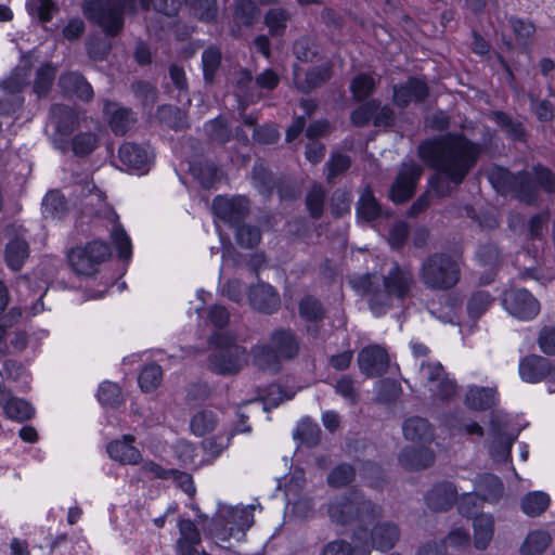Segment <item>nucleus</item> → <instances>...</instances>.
<instances>
[{
	"mask_svg": "<svg viewBox=\"0 0 555 555\" xmlns=\"http://www.w3.org/2000/svg\"><path fill=\"white\" fill-rule=\"evenodd\" d=\"M482 147L461 132L427 139L418 145L420 158L437 173L429 179V186L438 197L451 194L452 188L460 185L476 166Z\"/></svg>",
	"mask_w": 555,
	"mask_h": 555,
	"instance_id": "f257e3e1",
	"label": "nucleus"
},
{
	"mask_svg": "<svg viewBox=\"0 0 555 555\" xmlns=\"http://www.w3.org/2000/svg\"><path fill=\"white\" fill-rule=\"evenodd\" d=\"M415 284L410 267L395 262L387 274H364L353 281V287L367 297L371 311L380 317L393 307L395 301L402 302L410 296Z\"/></svg>",
	"mask_w": 555,
	"mask_h": 555,
	"instance_id": "f03ea898",
	"label": "nucleus"
},
{
	"mask_svg": "<svg viewBox=\"0 0 555 555\" xmlns=\"http://www.w3.org/2000/svg\"><path fill=\"white\" fill-rule=\"evenodd\" d=\"M489 181L502 195H512L526 205H534L540 191L555 193V173L540 164L530 171L520 170L516 173L503 167H494L489 173Z\"/></svg>",
	"mask_w": 555,
	"mask_h": 555,
	"instance_id": "7ed1b4c3",
	"label": "nucleus"
},
{
	"mask_svg": "<svg viewBox=\"0 0 555 555\" xmlns=\"http://www.w3.org/2000/svg\"><path fill=\"white\" fill-rule=\"evenodd\" d=\"M326 512L331 521L337 526L357 524L358 529L352 534L353 542L361 539V533L366 538V526L382 517V507L358 491L333 498L327 503Z\"/></svg>",
	"mask_w": 555,
	"mask_h": 555,
	"instance_id": "20e7f679",
	"label": "nucleus"
},
{
	"mask_svg": "<svg viewBox=\"0 0 555 555\" xmlns=\"http://www.w3.org/2000/svg\"><path fill=\"white\" fill-rule=\"evenodd\" d=\"M82 13L106 37H116L124 28L126 12L135 13V0H83Z\"/></svg>",
	"mask_w": 555,
	"mask_h": 555,
	"instance_id": "39448f33",
	"label": "nucleus"
},
{
	"mask_svg": "<svg viewBox=\"0 0 555 555\" xmlns=\"http://www.w3.org/2000/svg\"><path fill=\"white\" fill-rule=\"evenodd\" d=\"M461 256L446 251L428 255L420 267V280L430 291H449L461 279Z\"/></svg>",
	"mask_w": 555,
	"mask_h": 555,
	"instance_id": "423d86ee",
	"label": "nucleus"
},
{
	"mask_svg": "<svg viewBox=\"0 0 555 555\" xmlns=\"http://www.w3.org/2000/svg\"><path fill=\"white\" fill-rule=\"evenodd\" d=\"M215 348L209 356L210 369L219 375L238 373L247 363L246 348L237 345L228 334H217L214 337Z\"/></svg>",
	"mask_w": 555,
	"mask_h": 555,
	"instance_id": "0eeeda50",
	"label": "nucleus"
},
{
	"mask_svg": "<svg viewBox=\"0 0 555 555\" xmlns=\"http://www.w3.org/2000/svg\"><path fill=\"white\" fill-rule=\"evenodd\" d=\"M111 254L108 243L93 240L83 246L72 248L67 254V260L75 273L91 276L98 272L99 266L106 261Z\"/></svg>",
	"mask_w": 555,
	"mask_h": 555,
	"instance_id": "6e6552de",
	"label": "nucleus"
},
{
	"mask_svg": "<svg viewBox=\"0 0 555 555\" xmlns=\"http://www.w3.org/2000/svg\"><path fill=\"white\" fill-rule=\"evenodd\" d=\"M420 378L435 399L449 401L457 393L456 382L448 377L440 362L423 361L420 366Z\"/></svg>",
	"mask_w": 555,
	"mask_h": 555,
	"instance_id": "1a4fd4ad",
	"label": "nucleus"
},
{
	"mask_svg": "<svg viewBox=\"0 0 555 555\" xmlns=\"http://www.w3.org/2000/svg\"><path fill=\"white\" fill-rule=\"evenodd\" d=\"M360 537L361 539L354 542L360 555H369L372 547L380 552H387L399 541L400 529L392 521H380L372 528L370 534L366 528V539L363 533Z\"/></svg>",
	"mask_w": 555,
	"mask_h": 555,
	"instance_id": "9d476101",
	"label": "nucleus"
},
{
	"mask_svg": "<svg viewBox=\"0 0 555 555\" xmlns=\"http://www.w3.org/2000/svg\"><path fill=\"white\" fill-rule=\"evenodd\" d=\"M214 215L230 224L238 225L244 222L250 211V201L245 195H217L212 201Z\"/></svg>",
	"mask_w": 555,
	"mask_h": 555,
	"instance_id": "9b49d317",
	"label": "nucleus"
},
{
	"mask_svg": "<svg viewBox=\"0 0 555 555\" xmlns=\"http://www.w3.org/2000/svg\"><path fill=\"white\" fill-rule=\"evenodd\" d=\"M502 305L511 315L524 321L534 319L540 312L539 301L526 288L505 291Z\"/></svg>",
	"mask_w": 555,
	"mask_h": 555,
	"instance_id": "f8f14e48",
	"label": "nucleus"
},
{
	"mask_svg": "<svg viewBox=\"0 0 555 555\" xmlns=\"http://www.w3.org/2000/svg\"><path fill=\"white\" fill-rule=\"evenodd\" d=\"M422 173L423 168L420 165L413 162L404 164L390 188L389 196L391 201L396 204L409 201L415 192Z\"/></svg>",
	"mask_w": 555,
	"mask_h": 555,
	"instance_id": "ddd939ff",
	"label": "nucleus"
},
{
	"mask_svg": "<svg viewBox=\"0 0 555 555\" xmlns=\"http://www.w3.org/2000/svg\"><path fill=\"white\" fill-rule=\"evenodd\" d=\"M490 436L489 451L492 459L496 462H507L511 459L512 447L518 437V431H507L506 424L498 417H492L490 421Z\"/></svg>",
	"mask_w": 555,
	"mask_h": 555,
	"instance_id": "4468645a",
	"label": "nucleus"
},
{
	"mask_svg": "<svg viewBox=\"0 0 555 555\" xmlns=\"http://www.w3.org/2000/svg\"><path fill=\"white\" fill-rule=\"evenodd\" d=\"M392 91L393 103L400 108H405L412 103H423L429 95L427 83L416 77H410L405 82L395 85Z\"/></svg>",
	"mask_w": 555,
	"mask_h": 555,
	"instance_id": "2eb2a0df",
	"label": "nucleus"
},
{
	"mask_svg": "<svg viewBox=\"0 0 555 555\" xmlns=\"http://www.w3.org/2000/svg\"><path fill=\"white\" fill-rule=\"evenodd\" d=\"M179 538L175 543L176 555H203L202 535L191 519L179 518L178 520Z\"/></svg>",
	"mask_w": 555,
	"mask_h": 555,
	"instance_id": "dca6fc26",
	"label": "nucleus"
},
{
	"mask_svg": "<svg viewBox=\"0 0 555 555\" xmlns=\"http://www.w3.org/2000/svg\"><path fill=\"white\" fill-rule=\"evenodd\" d=\"M389 357L386 350L377 345L363 348L358 354L361 373L366 377H378L387 372Z\"/></svg>",
	"mask_w": 555,
	"mask_h": 555,
	"instance_id": "f3484780",
	"label": "nucleus"
},
{
	"mask_svg": "<svg viewBox=\"0 0 555 555\" xmlns=\"http://www.w3.org/2000/svg\"><path fill=\"white\" fill-rule=\"evenodd\" d=\"M248 300L254 309L267 314L275 312L281 305V299L275 288L263 282L249 287Z\"/></svg>",
	"mask_w": 555,
	"mask_h": 555,
	"instance_id": "a211bd4d",
	"label": "nucleus"
},
{
	"mask_svg": "<svg viewBox=\"0 0 555 555\" xmlns=\"http://www.w3.org/2000/svg\"><path fill=\"white\" fill-rule=\"evenodd\" d=\"M457 500V490L452 482L441 481L433 486L426 493L427 506L434 512L450 509Z\"/></svg>",
	"mask_w": 555,
	"mask_h": 555,
	"instance_id": "6ab92c4d",
	"label": "nucleus"
},
{
	"mask_svg": "<svg viewBox=\"0 0 555 555\" xmlns=\"http://www.w3.org/2000/svg\"><path fill=\"white\" fill-rule=\"evenodd\" d=\"M135 438L132 435H124L121 439H116L107 444L109 457L124 465H135L142 460V454L133 446Z\"/></svg>",
	"mask_w": 555,
	"mask_h": 555,
	"instance_id": "aec40b11",
	"label": "nucleus"
},
{
	"mask_svg": "<svg viewBox=\"0 0 555 555\" xmlns=\"http://www.w3.org/2000/svg\"><path fill=\"white\" fill-rule=\"evenodd\" d=\"M270 345L281 360H293L300 351V340L292 330L279 328L270 335Z\"/></svg>",
	"mask_w": 555,
	"mask_h": 555,
	"instance_id": "412c9836",
	"label": "nucleus"
},
{
	"mask_svg": "<svg viewBox=\"0 0 555 555\" xmlns=\"http://www.w3.org/2000/svg\"><path fill=\"white\" fill-rule=\"evenodd\" d=\"M399 461L406 469H425L434 464L435 453L427 444L410 446L401 451Z\"/></svg>",
	"mask_w": 555,
	"mask_h": 555,
	"instance_id": "4be33fe9",
	"label": "nucleus"
},
{
	"mask_svg": "<svg viewBox=\"0 0 555 555\" xmlns=\"http://www.w3.org/2000/svg\"><path fill=\"white\" fill-rule=\"evenodd\" d=\"M553 367L548 359L531 354L521 359L519 363V375L527 383H539L546 378Z\"/></svg>",
	"mask_w": 555,
	"mask_h": 555,
	"instance_id": "5701e85b",
	"label": "nucleus"
},
{
	"mask_svg": "<svg viewBox=\"0 0 555 555\" xmlns=\"http://www.w3.org/2000/svg\"><path fill=\"white\" fill-rule=\"evenodd\" d=\"M59 86L66 95L76 96L83 102H90L94 95L91 85L77 72L61 75Z\"/></svg>",
	"mask_w": 555,
	"mask_h": 555,
	"instance_id": "b1692460",
	"label": "nucleus"
},
{
	"mask_svg": "<svg viewBox=\"0 0 555 555\" xmlns=\"http://www.w3.org/2000/svg\"><path fill=\"white\" fill-rule=\"evenodd\" d=\"M49 120L56 133L68 137L78 124V115L68 105L56 103L49 109Z\"/></svg>",
	"mask_w": 555,
	"mask_h": 555,
	"instance_id": "393cba45",
	"label": "nucleus"
},
{
	"mask_svg": "<svg viewBox=\"0 0 555 555\" xmlns=\"http://www.w3.org/2000/svg\"><path fill=\"white\" fill-rule=\"evenodd\" d=\"M119 160L129 169L145 173L150 169L147 152L140 145L131 142L121 144L118 151Z\"/></svg>",
	"mask_w": 555,
	"mask_h": 555,
	"instance_id": "a878e982",
	"label": "nucleus"
},
{
	"mask_svg": "<svg viewBox=\"0 0 555 555\" xmlns=\"http://www.w3.org/2000/svg\"><path fill=\"white\" fill-rule=\"evenodd\" d=\"M332 76L333 65L331 62H326L310 68L302 80L296 77L295 83L300 92L310 93L326 83Z\"/></svg>",
	"mask_w": 555,
	"mask_h": 555,
	"instance_id": "bb28decb",
	"label": "nucleus"
},
{
	"mask_svg": "<svg viewBox=\"0 0 555 555\" xmlns=\"http://www.w3.org/2000/svg\"><path fill=\"white\" fill-rule=\"evenodd\" d=\"M402 430L405 439L414 442L430 444L434 440L433 425L426 418L420 416L405 420Z\"/></svg>",
	"mask_w": 555,
	"mask_h": 555,
	"instance_id": "cd10ccee",
	"label": "nucleus"
},
{
	"mask_svg": "<svg viewBox=\"0 0 555 555\" xmlns=\"http://www.w3.org/2000/svg\"><path fill=\"white\" fill-rule=\"evenodd\" d=\"M103 111L112 131L117 135L125 134L134 121L132 111L120 107L117 103L106 101Z\"/></svg>",
	"mask_w": 555,
	"mask_h": 555,
	"instance_id": "c85d7f7f",
	"label": "nucleus"
},
{
	"mask_svg": "<svg viewBox=\"0 0 555 555\" xmlns=\"http://www.w3.org/2000/svg\"><path fill=\"white\" fill-rule=\"evenodd\" d=\"M498 401V392L491 387L472 386L468 388L464 403L469 410L486 411L492 409Z\"/></svg>",
	"mask_w": 555,
	"mask_h": 555,
	"instance_id": "c756f323",
	"label": "nucleus"
},
{
	"mask_svg": "<svg viewBox=\"0 0 555 555\" xmlns=\"http://www.w3.org/2000/svg\"><path fill=\"white\" fill-rule=\"evenodd\" d=\"M250 354L256 367L263 372L276 374L281 371V359L270 344L256 345L251 348Z\"/></svg>",
	"mask_w": 555,
	"mask_h": 555,
	"instance_id": "7c9ffc66",
	"label": "nucleus"
},
{
	"mask_svg": "<svg viewBox=\"0 0 555 555\" xmlns=\"http://www.w3.org/2000/svg\"><path fill=\"white\" fill-rule=\"evenodd\" d=\"M504 492L502 480L493 474L480 475L476 482V494L483 502L495 503Z\"/></svg>",
	"mask_w": 555,
	"mask_h": 555,
	"instance_id": "2f4dec72",
	"label": "nucleus"
},
{
	"mask_svg": "<svg viewBox=\"0 0 555 555\" xmlns=\"http://www.w3.org/2000/svg\"><path fill=\"white\" fill-rule=\"evenodd\" d=\"M29 257V245L26 240L15 236L5 246L4 260L13 271L23 268L25 260Z\"/></svg>",
	"mask_w": 555,
	"mask_h": 555,
	"instance_id": "473e14b6",
	"label": "nucleus"
},
{
	"mask_svg": "<svg viewBox=\"0 0 555 555\" xmlns=\"http://www.w3.org/2000/svg\"><path fill=\"white\" fill-rule=\"evenodd\" d=\"M357 217L371 222L382 216V206L373 194L371 186H365L357 203Z\"/></svg>",
	"mask_w": 555,
	"mask_h": 555,
	"instance_id": "72a5a7b5",
	"label": "nucleus"
},
{
	"mask_svg": "<svg viewBox=\"0 0 555 555\" xmlns=\"http://www.w3.org/2000/svg\"><path fill=\"white\" fill-rule=\"evenodd\" d=\"M474 542L477 550H486L494 534V519L489 514H479L474 517Z\"/></svg>",
	"mask_w": 555,
	"mask_h": 555,
	"instance_id": "f704fd0d",
	"label": "nucleus"
},
{
	"mask_svg": "<svg viewBox=\"0 0 555 555\" xmlns=\"http://www.w3.org/2000/svg\"><path fill=\"white\" fill-rule=\"evenodd\" d=\"M251 178L255 188L261 195L270 197L273 194L275 190V183L278 180L274 178L273 173L264 166L263 163L256 162L254 164L251 170Z\"/></svg>",
	"mask_w": 555,
	"mask_h": 555,
	"instance_id": "c9c22d12",
	"label": "nucleus"
},
{
	"mask_svg": "<svg viewBox=\"0 0 555 555\" xmlns=\"http://www.w3.org/2000/svg\"><path fill=\"white\" fill-rule=\"evenodd\" d=\"M156 117L162 124L175 131H181L189 127L185 113L170 104L160 105L157 108Z\"/></svg>",
	"mask_w": 555,
	"mask_h": 555,
	"instance_id": "e433bc0d",
	"label": "nucleus"
},
{
	"mask_svg": "<svg viewBox=\"0 0 555 555\" xmlns=\"http://www.w3.org/2000/svg\"><path fill=\"white\" fill-rule=\"evenodd\" d=\"M29 85V70L26 68H16L12 74L0 82V88L5 95L14 98H24L23 90Z\"/></svg>",
	"mask_w": 555,
	"mask_h": 555,
	"instance_id": "4c0bfd02",
	"label": "nucleus"
},
{
	"mask_svg": "<svg viewBox=\"0 0 555 555\" xmlns=\"http://www.w3.org/2000/svg\"><path fill=\"white\" fill-rule=\"evenodd\" d=\"M260 14L259 8L253 0H236L233 5V18L238 25L253 26Z\"/></svg>",
	"mask_w": 555,
	"mask_h": 555,
	"instance_id": "58836bf2",
	"label": "nucleus"
},
{
	"mask_svg": "<svg viewBox=\"0 0 555 555\" xmlns=\"http://www.w3.org/2000/svg\"><path fill=\"white\" fill-rule=\"evenodd\" d=\"M551 499L547 493L542 491H533L527 493L520 503L521 511L530 516L537 517L543 514L548 507Z\"/></svg>",
	"mask_w": 555,
	"mask_h": 555,
	"instance_id": "ea45409f",
	"label": "nucleus"
},
{
	"mask_svg": "<svg viewBox=\"0 0 555 555\" xmlns=\"http://www.w3.org/2000/svg\"><path fill=\"white\" fill-rule=\"evenodd\" d=\"M222 54L219 48L210 46L202 53L203 76L206 83L211 85L220 68Z\"/></svg>",
	"mask_w": 555,
	"mask_h": 555,
	"instance_id": "a19ab883",
	"label": "nucleus"
},
{
	"mask_svg": "<svg viewBox=\"0 0 555 555\" xmlns=\"http://www.w3.org/2000/svg\"><path fill=\"white\" fill-rule=\"evenodd\" d=\"M67 211V201L60 191H50L42 199V214L46 218L60 219Z\"/></svg>",
	"mask_w": 555,
	"mask_h": 555,
	"instance_id": "79ce46f5",
	"label": "nucleus"
},
{
	"mask_svg": "<svg viewBox=\"0 0 555 555\" xmlns=\"http://www.w3.org/2000/svg\"><path fill=\"white\" fill-rule=\"evenodd\" d=\"M551 541L552 538L548 532L543 530L532 531L526 537L520 547V553L522 555H541L545 552Z\"/></svg>",
	"mask_w": 555,
	"mask_h": 555,
	"instance_id": "37998d69",
	"label": "nucleus"
},
{
	"mask_svg": "<svg viewBox=\"0 0 555 555\" xmlns=\"http://www.w3.org/2000/svg\"><path fill=\"white\" fill-rule=\"evenodd\" d=\"M169 77L172 86L177 90V94L175 95L176 100L182 105L189 106L191 104V98L184 69L177 64H171L169 66Z\"/></svg>",
	"mask_w": 555,
	"mask_h": 555,
	"instance_id": "c03bdc74",
	"label": "nucleus"
},
{
	"mask_svg": "<svg viewBox=\"0 0 555 555\" xmlns=\"http://www.w3.org/2000/svg\"><path fill=\"white\" fill-rule=\"evenodd\" d=\"M299 315L307 322L318 323L323 321L326 311L322 302L311 295L305 296L299 301Z\"/></svg>",
	"mask_w": 555,
	"mask_h": 555,
	"instance_id": "a18cd8bd",
	"label": "nucleus"
},
{
	"mask_svg": "<svg viewBox=\"0 0 555 555\" xmlns=\"http://www.w3.org/2000/svg\"><path fill=\"white\" fill-rule=\"evenodd\" d=\"M193 176L205 189H210L218 178V167L211 160H198L191 165Z\"/></svg>",
	"mask_w": 555,
	"mask_h": 555,
	"instance_id": "49530a36",
	"label": "nucleus"
},
{
	"mask_svg": "<svg viewBox=\"0 0 555 555\" xmlns=\"http://www.w3.org/2000/svg\"><path fill=\"white\" fill-rule=\"evenodd\" d=\"M289 18L291 15L286 10L282 8L270 9L264 15V24L269 29L270 36H283L285 34Z\"/></svg>",
	"mask_w": 555,
	"mask_h": 555,
	"instance_id": "de8ad7c7",
	"label": "nucleus"
},
{
	"mask_svg": "<svg viewBox=\"0 0 555 555\" xmlns=\"http://www.w3.org/2000/svg\"><path fill=\"white\" fill-rule=\"evenodd\" d=\"M99 145V137L94 132H78L72 139V151L78 157L89 156Z\"/></svg>",
	"mask_w": 555,
	"mask_h": 555,
	"instance_id": "09e8293b",
	"label": "nucleus"
},
{
	"mask_svg": "<svg viewBox=\"0 0 555 555\" xmlns=\"http://www.w3.org/2000/svg\"><path fill=\"white\" fill-rule=\"evenodd\" d=\"M493 120L503 128L506 134L516 141H525L526 131L522 122L514 120L508 114L496 111L493 113Z\"/></svg>",
	"mask_w": 555,
	"mask_h": 555,
	"instance_id": "8fccbe9b",
	"label": "nucleus"
},
{
	"mask_svg": "<svg viewBox=\"0 0 555 555\" xmlns=\"http://www.w3.org/2000/svg\"><path fill=\"white\" fill-rule=\"evenodd\" d=\"M56 69L51 64L40 66L36 73L33 90L38 98H44L51 90Z\"/></svg>",
	"mask_w": 555,
	"mask_h": 555,
	"instance_id": "3c124183",
	"label": "nucleus"
},
{
	"mask_svg": "<svg viewBox=\"0 0 555 555\" xmlns=\"http://www.w3.org/2000/svg\"><path fill=\"white\" fill-rule=\"evenodd\" d=\"M236 243L243 248H255L261 241V230L257 225L240 223L235 225Z\"/></svg>",
	"mask_w": 555,
	"mask_h": 555,
	"instance_id": "603ef678",
	"label": "nucleus"
},
{
	"mask_svg": "<svg viewBox=\"0 0 555 555\" xmlns=\"http://www.w3.org/2000/svg\"><path fill=\"white\" fill-rule=\"evenodd\" d=\"M163 378V370L160 365L153 362L146 364L139 374L138 383L142 391L150 392L156 389Z\"/></svg>",
	"mask_w": 555,
	"mask_h": 555,
	"instance_id": "864d4df0",
	"label": "nucleus"
},
{
	"mask_svg": "<svg viewBox=\"0 0 555 555\" xmlns=\"http://www.w3.org/2000/svg\"><path fill=\"white\" fill-rule=\"evenodd\" d=\"M216 424L217 420L215 413L212 411L202 410L192 416L190 427L195 436L202 437L212 431Z\"/></svg>",
	"mask_w": 555,
	"mask_h": 555,
	"instance_id": "5fc2aeb1",
	"label": "nucleus"
},
{
	"mask_svg": "<svg viewBox=\"0 0 555 555\" xmlns=\"http://www.w3.org/2000/svg\"><path fill=\"white\" fill-rule=\"evenodd\" d=\"M374 78L365 73L357 75L350 83V91L357 102L366 100L374 92Z\"/></svg>",
	"mask_w": 555,
	"mask_h": 555,
	"instance_id": "6e6d98bb",
	"label": "nucleus"
},
{
	"mask_svg": "<svg viewBox=\"0 0 555 555\" xmlns=\"http://www.w3.org/2000/svg\"><path fill=\"white\" fill-rule=\"evenodd\" d=\"M494 298L486 291H477L467 301L469 318L478 320L493 304Z\"/></svg>",
	"mask_w": 555,
	"mask_h": 555,
	"instance_id": "4d7b16f0",
	"label": "nucleus"
},
{
	"mask_svg": "<svg viewBox=\"0 0 555 555\" xmlns=\"http://www.w3.org/2000/svg\"><path fill=\"white\" fill-rule=\"evenodd\" d=\"M26 8L29 14L41 23L50 22L54 12L57 11V7L52 0H27Z\"/></svg>",
	"mask_w": 555,
	"mask_h": 555,
	"instance_id": "13d9d810",
	"label": "nucleus"
},
{
	"mask_svg": "<svg viewBox=\"0 0 555 555\" xmlns=\"http://www.w3.org/2000/svg\"><path fill=\"white\" fill-rule=\"evenodd\" d=\"M325 191L321 185H313L306 196V205L312 219L318 220L324 210Z\"/></svg>",
	"mask_w": 555,
	"mask_h": 555,
	"instance_id": "bf43d9fd",
	"label": "nucleus"
},
{
	"mask_svg": "<svg viewBox=\"0 0 555 555\" xmlns=\"http://www.w3.org/2000/svg\"><path fill=\"white\" fill-rule=\"evenodd\" d=\"M7 416L11 420L24 422L31 418L35 410L27 401L13 397L4 410Z\"/></svg>",
	"mask_w": 555,
	"mask_h": 555,
	"instance_id": "052dcab7",
	"label": "nucleus"
},
{
	"mask_svg": "<svg viewBox=\"0 0 555 555\" xmlns=\"http://www.w3.org/2000/svg\"><path fill=\"white\" fill-rule=\"evenodd\" d=\"M354 477V468L349 464L343 463L330 472L327 483L333 488H341L353 481Z\"/></svg>",
	"mask_w": 555,
	"mask_h": 555,
	"instance_id": "680f3d73",
	"label": "nucleus"
},
{
	"mask_svg": "<svg viewBox=\"0 0 555 555\" xmlns=\"http://www.w3.org/2000/svg\"><path fill=\"white\" fill-rule=\"evenodd\" d=\"M194 16L203 22H211L216 18L218 8L216 0H186Z\"/></svg>",
	"mask_w": 555,
	"mask_h": 555,
	"instance_id": "e2e57ef3",
	"label": "nucleus"
},
{
	"mask_svg": "<svg viewBox=\"0 0 555 555\" xmlns=\"http://www.w3.org/2000/svg\"><path fill=\"white\" fill-rule=\"evenodd\" d=\"M98 399L102 405L116 408L122 401L121 390L117 384L104 382L99 387Z\"/></svg>",
	"mask_w": 555,
	"mask_h": 555,
	"instance_id": "0e129e2a",
	"label": "nucleus"
},
{
	"mask_svg": "<svg viewBox=\"0 0 555 555\" xmlns=\"http://www.w3.org/2000/svg\"><path fill=\"white\" fill-rule=\"evenodd\" d=\"M377 108V100L372 99L363 104L359 105L351 112V122L357 127H365L374 117V113Z\"/></svg>",
	"mask_w": 555,
	"mask_h": 555,
	"instance_id": "69168bd1",
	"label": "nucleus"
},
{
	"mask_svg": "<svg viewBox=\"0 0 555 555\" xmlns=\"http://www.w3.org/2000/svg\"><path fill=\"white\" fill-rule=\"evenodd\" d=\"M207 135L219 143H225L231 139V130L222 117H217L205 124Z\"/></svg>",
	"mask_w": 555,
	"mask_h": 555,
	"instance_id": "338daca9",
	"label": "nucleus"
},
{
	"mask_svg": "<svg viewBox=\"0 0 555 555\" xmlns=\"http://www.w3.org/2000/svg\"><path fill=\"white\" fill-rule=\"evenodd\" d=\"M320 427L317 424L302 422L294 433V438L299 439L308 448L315 447L320 442Z\"/></svg>",
	"mask_w": 555,
	"mask_h": 555,
	"instance_id": "774afa93",
	"label": "nucleus"
}]
</instances>
